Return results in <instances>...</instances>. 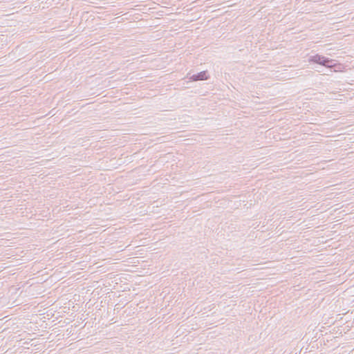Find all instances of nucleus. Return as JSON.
<instances>
[{
  "label": "nucleus",
  "instance_id": "nucleus-1",
  "mask_svg": "<svg viewBox=\"0 0 354 354\" xmlns=\"http://www.w3.org/2000/svg\"><path fill=\"white\" fill-rule=\"evenodd\" d=\"M309 62L317 64L322 66H324L326 68H334L335 71H337L336 68H340L339 64L334 63V60L331 59L328 57H326L324 55L316 54L315 55H312L308 59Z\"/></svg>",
  "mask_w": 354,
  "mask_h": 354
},
{
  "label": "nucleus",
  "instance_id": "nucleus-2",
  "mask_svg": "<svg viewBox=\"0 0 354 354\" xmlns=\"http://www.w3.org/2000/svg\"><path fill=\"white\" fill-rule=\"evenodd\" d=\"M209 78V75L207 71H203L197 74H194L189 77V80L192 82L207 80Z\"/></svg>",
  "mask_w": 354,
  "mask_h": 354
}]
</instances>
